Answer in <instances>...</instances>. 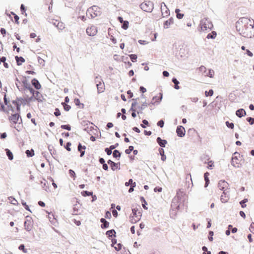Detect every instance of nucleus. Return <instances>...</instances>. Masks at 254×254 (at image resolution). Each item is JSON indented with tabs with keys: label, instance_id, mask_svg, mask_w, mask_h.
I'll list each match as a JSON object with an SVG mask.
<instances>
[{
	"label": "nucleus",
	"instance_id": "obj_32",
	"mask_svg": "<svg viewBox=\"0 0 254 254\" xmlns=\"http://www.w3.org/2000/svg\"><path fill=\"white\" fill-rule=\"evenodd\" d=\"M116 232L114 230H111L107 231L106 235L109 237H112L113 236H115Z\"/></svg>",
	"mask_w": 254,
	"mask_h": 254
},
{
	"label": "nucleus",
	"instance_id": "obj_18",
	"mask_svg": "<svg viewBox=\"0 0 254 254\" xmlns=\"http://www.w3.org/2000/svg\"><path fill=\"white\" fill-rule=\"evenodd\" d=\"M31 83L32 85L37 90L40 89L41 88V84H40L38 80L36 78H34L32 80Z\"/></svg>",
	"mask_w": 254,
	"mask_h": 254
},
{
	"label": "nucleus",
	"instance_id": "obj_2",
	"mask_svg": "<svg viewBox=\"0 0 254 254\" xmlns=\"http://www.w3.org/2000/svg\"><path fill=\"white\" fill-rule=\"evenodd\" d=\"M243 162V156L241 155L239 153L235 152L233 153L231 159V164L234 167L238 168L240 167Z\"/></svg>",
	"mask_w": 254,
	"mask_h": 254
},
{
	"label": "nucleus",
	"instance_id": "obj_63",
	"mask_svg": "<svg viewBox=\"0 0 254 254\" xmlns=\"http://www.w3.org/2000/svg\"><path fill=\"white\" fill-rule=\"evenodd\" d=\"M246 52H247V54H248V55L249 56H250V57H253V54L250 51H249V50H247Z\"/></svg>",
	"mask_w": 254,
	"mask_h": 254
},
{
	"label": "nucleus",
	"instance_id": "obj_27",
	"mask_svg": "<svg viewBox=\"0 0 254 254\" xmlns=\"http://www.w3.org/2000/svg\"><path fill=\"white\" fill-rule=\"evenodd\" d=\"M209 175V174L208 172H206L204 174V180L205 181V187H207L209 183V180L208 178Z\"/></svg>",
	"mask_w": 254,
	"mask_h": 254
},
{
	"label": "nucleus",
	"instance_id": "obj_43",
	"mask_svg": "<svg viewBox=\"0 0 254 254\" xmlns=\"http://www.w3.org/2000/svg\"><path fill=\"white\" fill-rule=\"evenodd\" d=\"M123 25H122V28L124 29H127L128 28V22L127 21H124L123 23Z\"/></svg>",
	"mask_w": 254,
	"mask_h": 254
},
{
	"label": "nucleus",
	"instance_id": "obj_24",
	"mask_svg": "<svg viewBox=\"0 0 254 254\" xmlns=\"http://www.w3.org/2000/svg\"><path fill=\"white\" fill-rule=\"evenodd\" d=\"M173 23V20L172 18L169 19L164 23V28H168Z\"/></svg>",
	"mask_w": 254,
	"mask_h": 254
},
{
	"label": "nucleus",
	"instance_id": "obj_13",
	"mask_svg": "<svg viewBox=\"0 0 254 254\" xmlns=\"http://www.w3.org/2000/svg\"><path fill=\"white\" fill-rule=\"evenodd\" d=\"M229 191H223L221 195L220 200L222 202L226 203L228 201L230 198Z\"/></svg>",
	"mask_w": 254,
	"mask_h": 254
},
{
	"label": "nucleus",
	"instance_id": "obj_53",
	"mask_svg": "<svg viewBox=\"0 0 254 254\" xmlns=\"http://www.w3.org/2000/svg\"><path fill=\"white\" fill-rule=\"evenodd\" d=\"M164 122L163 120H160L157 123V125L161 127H162L164 126Z\"/></svg>",
	"mask_w": 254,
	"mask_h": 254
},
{
	"label": "nucleus",
	"instance_id": "obj_6",
	"mask_svg": "<svg viewBox=\"0 0 254 254\" xmlns=\"http://www.w3.org/2000/svg\"><path fill=\"white\" fill-rule=\"evenodd\" d=\"M140 8L144 11L151 12L153 9V3L150 1H145L140 4Z\"/></svg>",
	"mask_w": 254,
	"mask_h": 254
},
{
	"label": "nucleus",
	"instance_id": "obj_36",
	"mask_svg": "<svg viewBox=\"0 0 254 254\" xmlns=\"http://www.w3.org/2000/svg\"><path fill=\"white\" fill-rule=\"evenodd\" d=\"M180 10L179 9H176L175 10V12L177 14V17L179 19H181L184 16V14H181V13H180Z\"/></svg>",
	"mask_w": 254,
	"mask_h": 254
},
{
	"label": "nucleus",
	"instance_id": "obj_54",
	"mask_svg": "<svg viewBox=\"0 0 254 254\" xmlns=\"http://www.w3.org/2000/svg\"><path fill=\"white\" fill-rule=\"evenodd\" d=\"M112 149H111L110 147L109 148H106L105 149V151L107 153V154L108 155H110L112 153Z\"/></svg>",
	"mask_w": 254,
	"mask_h": 254
},
{
	"label": "nucleus",
	"instance_id": "obj_41",
	"mask_svg": "<svg viewBox=\"0 0 254 254\" xmlns=\"http://www.w3.org/2000/svg\"><path fill=\"white\" fill-rule=\"evenodd\" d=\"M18 249H19V250L22 251V252L23 253H27V250L25 249L24 245H23V244L20 245L19 246Z\"/></svg>",
	"mask_w": 254,
	"mask_h": 254
},
{
	"label": "nucleus",
	"instance_id": "obj_16",
	"mask_svg": "<svg viewBox=\"0 0 254 254\" xmlns=\"http://www.w3.org/2000/svg\"><path fill=\"white\" fill-rule=\"evenodd\" d=\"M22 83H23V86L24 88H27L29 90L30 92L32 94V95H35V91L31 87H30L27 82V80L26 79L23 78V80H22Z\"/></svg>",
	"mask_w": 254,
	"mask_h": 254
},
{
	"label": "nucleus",
	"instance_id": "obj_39",
	"mask_svg": "<svg viewBox=\"0 0 254 254\" xmlns=\"http://www.w3.org/2000/svg\"><path fill=\"white\" fill-rule=\"evenodd\" d=\"M113 155L115 158L120 157L121 156V153L118 150H115L113 151Z\"/></svg>",
	"mask_w": 254,
	"mask_h": 254
},
{
	"label": "nucleus",
	"instance_id": "obj_47",
	"mask_svg": "<svg viewBox=\"0 0 254 254\" xmlns=\"http://www.w3.org/2000/svg\"><path fill=\"white\" fill-rule=\"evenodd\" d=\"M11 14L13 15H14V20H15V22L17 23V24H18L19 23V21H18V20H19V17L18 15H17L16 14H15L14 12H11Z\"/></svg>",
	"mask_w": 254,
	"mask_h": 254
},
{
	"label": "nucleus",
	"instance_id": "obj_42",
	"mask_svg": "<svg viewBox=\"0 0 254 254\" xmlns=\"http://www.w3.org/2000/svg\"><path fill=\"white\" fill-rule=\"evenodd\" d=\"M213 91L212 89L209 90V91H206L205 92V95L207 97V96H211L213 95Z\"/></svg>",
	"mask_w": 254,
	"mask_h": 254
},
{
	"label": "nucleus",
	"instance_id": "obj_58",
	"mask_svg": "<svg viewBox=\"0 0 254 254\" xmlns=\"http://www.w3.org/2000/svg\"><path fill=\"white\" fill-rule=\"evenodd\" d=\"M127 94L128 95V98H131L133 96V93L131 92L130 90H128L127 92Z\"/></svg>",
	"mask_w": 254,
	"mask_h": 254
},
{
	"label": "nucleus",
	"instance_id": "obj_50",
	"mask_svg": "<svg viewBox=\"0 0 254 254\" xmlns=\"http://www.w3.org/2000/svg\"><path fill=\"white\" fill-rule=\"evenodd\" d=\"M247 120L250 123V125L254 124V118L249 117L247 119Z\"/></svg>",
	"mask_w": 254,
	"mask_h": 254
},
{
	"label": "nucleus",
	"instance_id": "obj_3",
	"mask_svg": "<svg viewBox=\"0 0 254 254\" xmlns=\"http://www.w3.org/2000/svg\"><path fill=\"white\" fill-rule=\"evenodd\" d=\"M199 27L201 31L207 32L213 28L212 22L207 18H203L200 21Z\"/></svg>",
	"mask_w": 254,
	"mask_h": 254
},
{
	"label": "nucleus",
	"instance_id": "obj_51",
	"mask_svg": "<svg viewBox=\"0 0 254 254\" xmlns=\"http://www.w3.org/2000/svg\"><path fill=\"white\" fill-rule=\"evenodd\" d=\"M69 174L70 175V176L72 177L73 178H75V172H74V171H73L72 170H69Z\"/></svg>",
	"mask_w": 254,
	"mask_h": 254
},
{
	"label": "nucleus",
	"instance_id": "obj_15",
	"mask_svg": "<svg viewBox=\"0 0 254 254\" xmlns=\"http://www.w3.org/2000/svg\"><path fill=\"white\" fill-rule=\"evenodd\" d=\"M176 132L179 136L183 137L185 135L186 130L183 126H179L177 128Z\"/></svg>",
	"mask_w": 254,
	"mask_h": 254
},
{
	"label": "nucleus",
	"instance_id": "obj_9",
	"mask_svg": "<svg viewBox=\"0 0 254 254\" xmlns=\"http://www.w3.org/2000/svg\"><path fill=\"white\" fill-rule=\"evenodd\" d=\"M19 114L18 113H15L9 116L8 120L12 125H14L18 123L19 121Z\"/></svg>",
	"mask_w": 254,
	"mask_h": 254
},
{
	"label": "nucleus",
	"instance_id": "obj_55",
	"mask_svg": "<svg viewBox=\"0 0 254 254\" xmlns=\"http://www.w3.org/2000/svg\"><path fill=\"white\" fill-rule=\"evenodd\" d=\"M54 114L57 117L60 116L61 115L60 111L58 108L56 109Z\"/></svg>",
	"mask_w": 254,
	"mask_h": 254
},
{
	"label": "nucleus",
	"instance_id": "obj_14",
	"mask_svg": "<svg viewBox=\"0 0 254 254\" xmlns=\"http://www.w3.org/2000/svg\"><path fill=\"white\" fill-rule=\"evenodd\" d=\"M33 225V222L31 219H27L24 222L25 229L27 231H30L32 230Z\"/></svg>",
	"mask_w": 254,
	"mask_h": 254
},
{
	"label": "nucleus",
	"instance_id": "obj_31",
	"mask_svg": "<svg viewBox=\"0 0 254 254\" xmlns=\"http://www.w3.org/2000/svg\"><path fill=\"white\" fill-rule=\"evenodd\" d=\"M216 32L215 31H212L207 35L206 38L207 39H214L216 37Z\"/></svg>",
	"mask_w": 254,
	"mask_h": 254
},
{
	"label": "nucleus",
	"instance_id": "obj_5",
	"mask_svg": "<svg viewBox=\"0 0 254 254\" xmlns=\"http://www.w3.org/2000/svg\"><path fill=\"white\" fill-rule=\"evenodd\" d=\"M132 216L131 217L130 221L132 223L138 222L141 218L142 214L137 209L133 208L132 209Z\"/></svg>",
	"mask_w": 254,
	"mask_h": 254
},
{
	"label": "nucleus",
	"instance_id": "obj_33",
	"mask_svg": "<svg viewBox=\"0 0 254 254\" xmlns=\"http://www.w3.org/2000/svg\"><path fill=\"white\" fill-rule=\"evenodd\" d=\"M26 155L27 157H32L34 155V151L33 149L31 150H27L25 152Z\"/></svg>",
	"mask_w": 254,
	"mask_h": 254
},
{
	"label": "nucleus",
	"instance_id": "obj_26",
	"mask_svg": "<svg viewBox=\"0 0 254 254\" xmlns=\"http://www.w3.org/2000/svg\"><path fill=\"white\" fill-rule=\"evenodd\" d=\"M75 104L79 108H83L84 105L80 103V100L78 98H76L74 100Z\"/></svg>",
	"mask_w": 254,
	"mask_h": 254
},
{
	"label": "nucleus",
	"instance_id": "obj_37",
	"mask_svg": "<svg viewBox=\"0 0 254 254\" xmlns=\"http://www.w3.org/2000/svg\"><path fill=\"white\" fill-rule=\"evenodd\" d=\"M62 104L64 108V110L66 111H68L71 108L70 106L66 104L65 103H62Z\"/></svg>",
	"mask_w": 254,
	"mask_h": 254
},
{
	"label": "nucleus",
	"instance_id": "obj_45",
	"mask_svg": "<svg viewBox=\"0 0 254 254\" xmlns=\"http://www.w3.org/2000/svg\"><path fill=\"white\" fill-rule=\"evenodd\" d=\"M133 150V146H129L127 149L125 150V152L127 154H129Z\"/></svg>",
	"mask_w": 254,
	"mask_h": 254
},
{
	"label": "nucleus",
	"instance_id": "obj_40",
	"mask_svg": "<svg viewBox=\"0 0 254 254\" xmlns=\"http://www.w3.org/2000/svg\"><path fill=\"white\" fill-rule=\"evenodd\" d=\"M172 81L175 84V88L176 89H179V86H178V84L179 83V81L176 78H173L172 79Z\"/></svg>",
	"mask_w": 254,
	"mask_h": 254
},
{
	"label": "nucleus",
	"instance_id": "obj_22",
	"mask_svg": "<svg viewBox=\"0 0 254 254\" xmlns=\"http://www.w3.org/2000/svg\"><path fill=\"white\" fill-rule=\"evenodd\" d=\"M100 221L102 223L101 225V227L102 229L107 228L109 227V223L104 218H101Z\"/></svg>",
	"mask_w": 254,
	"mask_h": 254
},
{
	"label": "nucleus",
	"instance_id": "obj_35",
	"mask_svg": "<svg viewBox=\"0 0 254 254\" xmlns=\"http://www.w3.org/2000/svg\"><path fill=\"white\" fill-rule=\"evenodd\" d=\"M92 192L88 191L87 190H84L81 192V194L83 196H90L92 195Z\"/></svg>",
	"mask_w": 254,
	"mask_h": 254
},
{
	"label": "nucleus",
	"instance_id": "obj_64",
	"mask_svg": "<svg viewBox=\"0 0 254 254\" xmlns=\"http://www.w3.org/2000/svg\"><path fill=\"white\" fill-rule=\"evenodd\" d=\"M38 204H39L40 206H42V207H44V206H45V203H44V202L42 201H39L38 202Z\"/></svg>",
	"mask_w": 254,
	"mask_h": 254
},
{
	"label": "nucleus",
	"instance_id": "obj_30",
	"mask_svg": "<svg viewBox=\"0 0 254 254\" xmlns=\"http://www.w3.org/2000/svg\"><path fill=\"white\" fill-rule=\"evenodd\" d=\"M199 71L201 72L205 76V74H206L207 72V69L206 68L203 66L201 65L198 68Z\"/></svg>",
	"mask_w": 254,
	"mask_h": 254
},
{
	"label": "nucleus",
	"instance_id": "obj_7",
	"mask_svg": "<svg viewBox=\"0 0 254 254\" xmlns=\"http://www.w3.org/2000/svg\"><path fill=\"white\" fill-rule=\"evenodd\" d=\"M95 82L98 93H102L105 90L104 83L100 77L96 76L95 78Z\"/></svg>",
	"mask_w": 254,
	"mask_h": 254
},
{
	"label": "nucleus",
	"instance_id": "obj_23",
	"mask_svg": "<svg viewBox=\"0 0 254 254\" xmlns=\"http://www.w3.org/2000/svg\"><path fill=\"white\" fill-rule=\"evenodd\" d=\"M157 141L159 145L163 147L165 146V145L167 144V142L166 140L162 139L160 137H158L157 138Z\"/></svg>",
	"mask_w": 254,
	"mask_h": 254
},
{
	"label": "nucleus",
	"instance_id": "obj_60",
	"mask_svg": "<svg viewBox=\"0 0 254 254\" xmlns=\"http://www.w3.org/2000/svg\"><path fill=\"white\" fill-rule=\"evenodd\" d=\"M0 32L3 35V36H4L6 34V30H5V29L2 28L0 29Z\"/></svg>",
	"mask_w": 254,
	"mask_h": 254
},
{
	"label": "nucleus",
	"instance_id": "obj_29",
	"mask_svg": "<svg viewBox=\"0 0 254 254\" xmlns=\"http://www.w3.org/2000/svg\"><path fill=\"white\" fill-rule=\"evenodd\" d=\"M56 27L58 30L62 31L65 28V25L64 23L61 21L60 23H58V25Z\"/></svg>",
	"mask_w": 254,
	"mask_h": 254
},
{
	"label": "nucleus",
	"instance_id": "obj_38",
	"mask_svg": "<svg viewBox=\"0 0 254 254\" xmlns=\"http://www.w3.org/2000/svg\"><path fill=\"white\" fill-rule=\"evenodd\" d=\"M34 98L37 100H41V94L38 91H35V95H33Z\"/></svg>",
	"mask_w": 254,
	"mask_h": 254
},
{
	"label": "nucleus",
	"instance_id": "obj_61",
	"mask_svg": "<svg viewBox=\"0 0 254 254\" xmlns=\"http://www.w3.org/2000/svg\"><path fill=\"white\" fill-rule=\"evenodd\" d=\"M132 180L131 179H129L128 182H126L125 183V185L126 186H128L129 185H130L131 184H132Z\"/></svg>",
	"mask_w": 254,
	"mask_h": 254
},
{
	"label": "nucleus",
	"instance_id": "obj_49",
	"mask_svg": "<svg viewBox=\"0 0 254 254\" xmlns=\"http://www.w3.org/2000/svg\"><path fill=\"white\" fill-rule=\"evenodd\" d=\"M207 163H208V166H207V168L208 169H211L214 166V163L212 161H208V162Z\"/></svg>",
	"mask_w": 254,
	"mask_h": 254
},
{
	"label": "nucleus",
	"instance_id": "obj_8",
	"mask_svg": "<svg viewBox=\"0 0 254 254\" xmlns=\"http://www.w3.org/2000/svg\"><path fill=\"white\" fill-rule=\"evenodd\" d=\"M219 189L223 191H229V185L224 180H220L218 184Z\"/></svg>",
	"mask_w": 254,
	"mask_h": 254
},
{
	"label": "nucleus",
	"instance_id": "obj_17",
	"mask_svg": "<svg viewBox=\"0 0 254 254\" xmlns=\"http://www.w3.org/2000/svg\"><path fill=\"white\" fill-rule=\"evenodd\" d=\"M108 163L109 165H110L112 169L113 170H115L116 169H120V163H116L114 162L113 161H111V160H109L108 161Z\"/></svg>",
	"mask_w": 254,
	"mask_h": 254
},
{
	"label": "nucleus",
	"instance_id": "obj_1",
	"mask_svg": "<svg viewBox=\"0 0 254 254\" xmlns=\"http://www.w3.org/2000/svg\"><path fill=\"white\" fill-rule=\"evenodd\" d=\"M237 27L239 28L240 34L243 35L244 37H251V32L250 30L253 28L251 24H250L249 27L248 26V24L246 25L242 22H238L237 25Z\"/></svg>",
	"mask_w": 254,
	"mask_h": 254
},
{
	"label": "nucleus",
	"instance_id": "obj_62",
	"mask_svg": "<svg viewBox=\"0 0 254 254\" xmlns=\"http://www.w3.org/2000/svg\"><path fill=\"white\" fill-rule=\"evenodd\" d=\"M240 215H241V216H242L243 218H246V215H245V213H244V211H241L240 212Z\"/></svg>",
	"mask_w": 254,
	"mask_h": 254
},
{
	"label": "nucleus",
	"instance_id": "obj_56",
	"mask_svg": "<svg viewBox=\"0 0 254 254\" xmlns=\"http://www.w3.org/2000/svg\"><path fill=\"white\" fill-rule=\"evenodd\" d=\"M22 204L23 205V206H24V208L28 211H30V210L29 209V206L26 204V202H22Z\"/></svg>",
	"mask_w": 254,
	"mask_h": 254
},
{
	"label": "nucleus",
	"instance_id": "obj_44",
	"mask_svg": "<svg viewBox=\"0 0 254 254\" xmlns=\"http://www.w3.org/2000/svg\"><path fill=\"white\" fill-rule=\"evenodd\" d=\"M131 61L132 62H135L137 59V56L135 54H131L129 56Z\"/></svg>",
	"mask_w": 254,
	"mask_h": 254
},
{
	"label": "nucleus",
	"instance_id": "obj_28",
	"mask_svg": "<svg viewBox=\"0 0 254 254\" xmlns=\"http://www.w3.org/2000/svg\"><path fill=\"white\" fill-rule=\"evenodd\" d=\"M6 155L10 160H12L13 158L12 153L8 149H5V150Z\"/></svg>",
	"mask_w": 254,
	"mask_h": 254
},
{
	"label": "nucleus",
	"instance_id": "obj_20",
	"mask_svg": "<svg viewBox=\"0 0 254 254\" xmlns=\"http://www.w3.org/2000/svg\"><path fill=\"white\" fill-rule=\"evenodd\" d=\"M85 146H82L81 143H79L78 145V150L80 152V157H82L84 155Z\"/></svg>",
	"mask_w": 254,
	"mask_h": 254
},
{
	"label": "nucleus",
	"instance_id": "obj_10",
	"mask_svg": "<svg viewBox=\"0 0 254 254\" xmlns=\"http://www.w3.org/2000/svg\"><path fill=\"white\" fill-rule=\"evenodd\" d=\"M181 201V198L179 196V193L177 192V195L172 200L171 206L176 208V209L179 210L180 207V204L179 203Z\"/></svg>",
	"mask_w": 254,
	"mask_h": 254
},
{
	"label": "nucleus",
	"instance_id": "obj_48",
	"mask_svg": "<svg viewBox=\"0 0 254 254\" xmlns=\"http://www.w3.org/2000/svg\"><path fill=\"white\" fill-rule=\"evenodd\" d=\"M226 125L228 127L231 128L232 129L234 128V125L232 123H229L228 121L226 122Z\"/></svg>",
	"mask_w": 254,
	"mask_h": 254
},
{
	"label": "nucleus",
	"instance_id": "obj_12",
	"mask_svg": "<svg viewBox=\"0 0 254 254\" xmlns=\"http://www.w3.org/2000/svg\"><path fill=\"white\" fill-rule=\"evenodd\" d=\"M160 8L163 17H167L169 15L170 11L164 2L161 3Z\"/></svg>",
	"mask_w": 254,
	"mask_h": 254
},
{
	"label": "nucleus",
	"instance_id": "obj_59",
	"mask_svg": "<svg viewBox=\"0 0 254 254\" xmlns=\"http://www.w3.org/2000/svg\"><path fill=\"white\" fill-rule=\"evenodd\" d=\"M138 42H139V43H140L141 45H145L148 43V42H146V41L141 40H139Z\"/></svg>",
	"mask_w": 254,
	"mask_h": 254
},
{
	"label": "nucleus",
	"instance_id": "obj_4",
	"mask_svg": "<svg viewBox=\"0 0 254 254\" xmlns=\"http://www.w3.org/2000/svg\"><path fill=\"white\" fill-rule=\"evenodd\" d=\"M100 8L96 5H94L88 9L86 14L90 15L92 18H95L101 15Z\"/></svg>",
	"mask_w": 254,
	"mask_h": 254
},
{
	"label": "nucleus",
	"instance_id": "obj_19",
	"mask_svg": "<svg viewBox=\"0 0 254 254\" xmlns=\"http://www.w3.org/2000/svg\"><path fill=\"white\" fill-rule=\"evenodd\" d=\"M49 22L56 27L58 25V23H60L61 21L60 18H58V19H54L52 17H49Z\"/></svg>",
	"mask_w": 254,
	"mask_h": 254
},
{
	"label": "nucleus",
	"instance_id": "obj_46",
	"mask_svg": "<svg viewBox=\"0 0 254 254\" xmlns=\"http://www.w3.org/2000/svg\"><path fill=\"white\" fill-rule=\"evenodd\" d=\"M61 128L64 129H66L67 130H70L71 127L69 125H62Z\"/></svg>",
	"mask_w": 254,
	"mask_h": 254
},
{
	"label": "nucleus",
	"instance_id": "obj_25",
	"mask_svg": "<svg viewBox=\"0 0 254 254\" xmlns=\"http://www.w3.org/2000/svg\"><path fill=\"white\" fill-rule=\"evenodd\" d=\"M15 59L18 65H21L25 62L24 59L22 57H18L16 56L15 57Z\"/></svg>",
	"mask_w": 254,
	"mask_h": 254
},
{
	"label": "nucleus",
	"instance_id": "obj_34",
	"mask_svg": "<svg viewBox=\"0 0 254 254\" xmlns=\"http://www.w3.org/2000/svg\"><path fill=\"white\" fill-rule=\"evenodd\" d=\"M214 74V71L213 70L209 69L208 72H207L206 73V74H205V76H209L210 77H213Z\"/></svg>",
	"mask_w": 254,
	"mask_h": 254
},
{
	"label": "nucleus",
	"instance_id": "obj_57",
	"mask_svg": "<svg viewBox=\"0 0 254 254\" xmlns=\"http://www.w3.org/2000/svg\"><path fill=\"white\" fill-rule=\"evenodd\" d=\"M162 188L161 187H156L155 189H154V191L155 192H157V191H158V192H161L162 191Z\"/></svg>",
	"mask_w": 254,
	"mask_h": 254
},
{
	"label": "nucleus",
	"instance_id": "obj_52",
	"mask_svg": "<svg viewBox=\"0 0 254 254\" xmlns=\"http://www.w3.org/2000/svg\"><path fill=\"white\" fill-rule=\"evenodd\" d=\"M71 145V143L70 142H67L66 143V146H65V148H66V149L67 151H70L71 150V148H70V146Z\"/></svg>",
	"mask_w": 254,
	"mask_h": 254
},
{
	"label": "nucleus",
	"instance_id": "obj_11",
	"mask_svg": "<svg viewBox=\"0 0 254 254\" xmlns=\"http://www.w3.org/2000/svg\"><path fill=\"white\" fill-rule=\"evenodd\" d=\"M86 32L88 35L90 36H94L97 33V28L95 26L91 25L87 27Z\"/></svg>",
	"mask_w": 254,
	"mask_h": 254
},
{
	"label": "nucleus",
	"instance_id": "obj_21",
	"mask_svg": "<svg viewBox=\"0 0 254 254\" xmlns=\"http://www.w3.org/2000/svg\"><path fill=\"white\" fill-rule=\"evenodd\" d=\"M236 114L238 117L241 118L246 116V113L243 109H240L236 111Z\"/></svg>",
	"mask_w": 254,
	"mask_h": 254
}]
</instances>
